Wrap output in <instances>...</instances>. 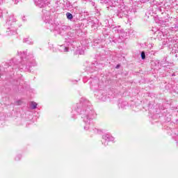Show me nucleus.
<instances>
[{
    "mask_svg": "<svg viewBox=\"0 0 178 178\" xmlns=\"http://www.w3.org/2000/svg\"><path fill=\"white\" fill-rule=\"evenodd\" d=\"M31 106L32 109H35V108H37V103H35L34 102H31Z\"/></svg>",
    "mask_w": 178,
    "mask_h": 178,
    "instance_id": "f03ea898",
    "label": "nucleus"
},
{
    "mask_svg": "<svg viewBox=\"0 0 178 178\" xmlns=\"http://www.w3.org/2000/svg\"><path fill=\"white\" fill-rule=\"evenodd\" d=\"M66 16L70 20H72V19H73V15H72V13H67Z\"/></svg>",
    "mask_w": 178,
    "mask_h": 178,
    "instance_id": "f257e3e1",
    "label": "nucleus"
},
{
    "mask_svg": "<svg viewBox=\"0 0 178 178\" xmlns=\"http://www.w3.org/2000/svg\"><path fill=\"white\" fill-rule=\"evenodd\" d=\"M141 58H142V59H145V52L142 51Z\"/></svg>",
    "mask_w": 178,
    "mask_h": 178,
    "instance_id": "7ed1b4c3",
    "label": "nucleus"
}]
</instances>
